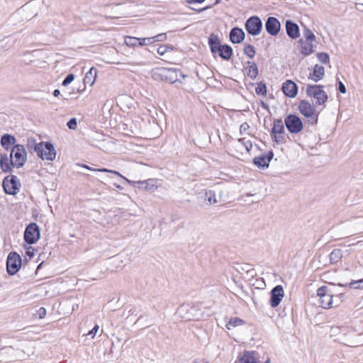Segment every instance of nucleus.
Listing matches in <instances>:
<instances>
[{
    "label": "nucleus",
    "instance_id": "f257e3e1",
    "mask_svg": "<svg viewBox=\"0 0 363 363\" xmlns=\"http://www.w3.org/2000/svg\"><path fill=\"white\" fill-rule=\"evenodd\" d=\"M152 77L157 80H166L172 84L179 82L181 78L185 77V75L177 69L159 67L152 70Z\"/></svg>",
    "mask_w": 363,
    "mask_h": 363
},
{
    "label": "nucleus",
    "instance_id": "f03ea898",
    "mask_svg": "<svg viewBox=\"0 0 363 363\" xmlns=\"http://www.w3.org/2000/svg\"><path fill=\"white\" fill-rule=\"evenodd\" d=\"M323 86L317 84H307L306 92L308 96L315 101V104L324 106L328 101V96L323 90Z\"/></svg>",
    "mask_w": 363,
    "mask_h": 363
},
{
    "label": "nucleus",
    "instance_id": "7ed1b4c3",
    "mask_svg": "<svg viewBox=\"0 0 363 363\" xmlns=\"http://www.w3.org/2000/svg\"><path fill=\"white\" fill-rule=\"evenodd\" d=\"M179 317L186 320H199L201 318V311L194 306L189 304H183L180 306L177 311Z\"/></svg>",
    "mask_w": 363,
    "mask_h": 363
},
{
    "label": "nucleus",
    "instance_id": "20e7f679",
    "mask_svg": "<svg viewBox=\"0 0 363 363\" xmlns=\"http://www.w3.org/2000/svg\"><path fill=\"white\" fill-rule=\"evenodd\" d=\"M355 330L349 326H342V334L339 337V342L348 347H357L362 344V342L356 340Z\"/></svg>",
    "mask_w": 363,
    "mask_h": 363
},
{
    "label": "nucleus",
    "instance_id": "39448f33",
    "mask_svg": "<svg viewBox=\"0 0 363 363\" xmlns=\"http://www.w3.org/2000/svg\"><path fill=\"white\" fill-rule=\"evenodd\" d=\"M317 296H318V303L323 308H330L333 307L334 291L326 286L318 289Z\"/></svg>",
    "mask_w": 363,
    "mask_h": 363
},
{
    "label": "nucleus",
    "instance_id": "423d86ee",
    "mask_svg": "<svg viewBox=\"0 0 363 363\" xmlns=\"http://www.w3.org/2000/svg\"><path fill=\"white\" fill-rule=\"evenodd\" d=\"M10 157L16 168L22 167L27 161V152L23 145H15L11 151Z\"/></svg>",
    "mask_w": 363,
    "mask_h": 363
},
{
    "label": "nucleus",
    "instance_id": "0eeeda50",
    "mask_svg": "<svg viewBox=\"0 0 363 363\" xmlns=\"http://www.w3.org/2000/svg\"><path fill=\"white\" fill-rule=\"evenodd\" d=\"M42 145L36 149L37 155L43 160L53 161L56 157L54 145L50 142H42Z\"/></svg>",
    "mask_w": 363,
    "mask_h": 363
},
{
    "label": "nucleus",
    "instance_id": "6e6552de",
    "mask_svg": "<svg viewBox=\"0 0 363 363\" xmlns=\"http://www.w3.org/2000/svg\"><path fill=\"white\" fill-rule=\"evenodd\" d=\"M2 186L6 194L16 195L19 191L21 184L16 176L9 175L4 178Z\"/></svg>",
    "mask_w": 363,
    "mask_h": 363
},
{
    "label": "nucleus",
    "instance_id": "1a4fd4ad",
    "mask_svg": "<svg viewBox=\"0 0 363 363\" xmlns=\"http://www.w3.org/2000/svg\"><path fill=\"white\" fill-rule=\"evenodd\" d=\"M40 236L39 226L35 223H30L26 228L23 238L26 243L33 245L35 243Z\"/></svg>",
    "mask_w": 363,
    "mask_h": 363
},
{
    "label": "nucleus",
    "instance_id": "9d476101",
    "mask_svg": "<svg viewBox=\"0 0 363 363\" xmlns=\"http://www.w3.org/2000/svg\"><path fill=\"white\" fill-rule=\"evenodd\" d=\"M21 257L16 252L9 254L6 261V270L9 275L16 274L21 267Z\"/></svg>",
    "mask_w": 363,
    "mask_h": 363
},
{
    "label": "nucleus",
    "instance_id": "9b49d317",
    "mask_svg": "<svg viewBox=\"0 0 363 363\" xmlns=\"http://www.w3.org/2000/svg\"><path fill=\"white\" fill-rule=\"evenodd\" d=\"M245 29L252 35H258L262 29V22L257 16H252L245 22Z\"/></svg>",
    "mask_w": 363,
    "mask_h": 363
},
{
    "label": "nucleus",
    "instance_id": "f8f14e48",
    "mask_svg": "<svg viewBox=\"0 0 363 363\" xmlns=\"http://www.w3.org/2000/svg\"><path fill=\"white\" fill-rule=\"evenodd\" d=\"M284 123L288 130L291 133H298L303 129V123L301 119L295 115L290 114L286 116Z\"/></svg>",
    "mask_w": 363,
    "mask_h": 363
},
{
    "label": "nucleus",
    "instance_id": "ddd939ff",
    "mask_svg": "<svg viewBox=\"0 0 363 363\" xmlns=\"http://www.w3.org/2000/svg\"><path fill=\"white\" fill-rule=\"evenodd\" d=\"M284 126L281 119H276L272 130V135L276 143H281L284 139Z\"/></svg>",
    "mask_w": 363,
    "mask_h": 363
},
{
    "label": "nucleus",
    "instance_id": "4468645a",
    "mask_svg": "<svg viewBox=\"0 0 363 363\" xmlns=\"http://www.w3.org/2000/svg\"><path fill=\"white\" fill-rule=\"evenodd\" d=\"M284 296V289L281 285H277L271 291L269 304L272 308L277 307Z\"/></svg>",
    "mask_w": 363,
    "mask_h": 363
},
{
    "label": "nucleus",
    "instance_id": "2eb2a0df",
    "mask_svg": "<svg viewBox=\"0 0 363 363\" xmlns=\"http://www.w3.org/2000/svg\"><path fill=\"white\" fill-rule=\"evenodd\" d=\"M265 29L269 35L275 36L280 31V22L275 17H269L265 23Z\"/></svg>",
    "mask_w": 363,
    "mask_h": 363
},
{
    "label": "nucleus",
    "instance_id": "dca6fc26",
    "mask_svg": "<svg viewBox=\"0 0 363 363\" xmlns=\"http://www.w3.org/2000/svg\"><path fill=\"white\" fill-rule=\"evenodd\" d=\"M120 177H122L127 183L132 184L133 186H135L137 184L139 185V187L145 190L154 191L157 189L155 181L154 179H147L142 182H133L129 180L123 175Z\"/></svg>",
    "mask_w": 363,
    "mask_h": 363
},
{
    "label": "nucleus",
    "instance_id": "f3484780",
    "mask_svg": "<svg viewBox=\"0 0 363 363\" xmlns=\"http://www.w3.org/2000/svg\"><path fill=\"white\" fill-rule=\"evenodd\" d=\"M281 90L284 94L290 98H294L297 95L298 87L296 83L291 80H286L283 83Z\"/></svg>",
    "mask_w": 363,
    "mask_h": 363
},
{
    "label": "nucleus",
    "instance_id": "a211bd4d",
    "mask_svg": "<svg viewBox=\"0 0 363 363\" xmlns=\"http://www.w3.org/2000/svg\"><path fill=\"white\" fill-rule=\"evenodd\" d=\"M298 109L300 112L306 118L313 116L315 112V107L310 102L303 100L299 103Z\"/></svg>",
    "mask_w": 363,
    "mask_h": 363
},
{
    "label": "nucleus",
    "instance_id": "6ab92c4d",
    "mask_svg": "<svg viewBox=\"0 0 363 363\" xmlns=\"http://www.w3.org/2000/svg\"><path fill=\"white\" fill-rule=\"evenodd\" d=\"M273 157V152L269 151L266 155H262L257 157H255L253 160L254 164L257 165L258 167H267L269 166V163L272 160Z\"/></svg>",
    "mask_w": 363,
    "mask_h": 363
},
{
    "label": "nucleus",
    "instance_id": "aec40b11",
    "mask_svg": "<svg viewBox=\"0 0 363 363\" xmlns=\"http://www.w3.org/2000/svg\"><path fill=\"white\" fill-rule=\"evenodd\" d=\"M286 31L289 37L292 39H296L300 35L298 26L291 20L286 21Z\"/></svg>",
    "mask_w": 363,
    "mask_h": 363
},
{
    "label": "nucleus",
    "instance_id": "412c9836",
    "mask_svg": "<svg viewBox=\"0 0 363 363\" xmlns=\"http://www.w3.org/2000/svg\"><path fill=\"white\" fill-rule=\"evenodd\" d=\"M0 167L4 172H9L11 171L12 167H15L10 156L9 157L6 154L1 155Z\"/></svg>",
    "mask_w": 363,
    "mask_h": 363
},
{
    "label": "nucleus",
    "instance_id": "4be33fe9",
    "mask_svg": "<svg viewBox=\"0 0 363 363\" xmlns=\"http://www.w3.org/2000/svg\"><path fill=\"white\" fill-rule=\"evenodd\" d=\"M325 76V68L319 65H315L312 72L309 74L308 79L317 82Z\"/></svg>",
    "mask_w": 363,
    "mask_h": 363
},
{
    "label": "nucleus",
    "instance_id": "5701e85b",
    "mask_svg": "<svg viewBox=\"0 0 363 363\" xmlns=\"http://www.w3.org/2000/svg\"><path fill=\"white\" fill-rule=\"evenodd\" d=\"M245 38L244 31L239 28H233L230 32V40L233 43H240Z\"/></svg>",
    "mask_w": 363,
    "mask_h": 363
},
{
    "label": "nucleus",
    "instance_id": "b1692460",
    "mask_svg": "<svg viewBox=\"0 0 363 363\" xmlns=\"http://www.w3.org/2000/svg\"><path fill=\"white\" fill-rule=\"evenodd\" d=\"M16 138L10 134H4L1 136V145L6 150L11 149V145H16Z\"/></svg>",
    "mask_w": 363,
    "mask_h": 363
},
{
    "label": "nucleus",
    "instance_id": "393cba45",
    "mask_svg": "<svg viewBox=\"0 0 363 363\" xmlns=\"http://www.w3.org/2000/svg\"><path fill=\"white\" fill-rule=\"evenodd\" d=\"M301 43V52L304 55H309L310 54L314 52V48L315 45L313 44L315 41H308L306 40L304 42L302 40H300Z\"/></svg>",
    "mask_w": 363,
    "mask_h": 363
},
{
    "label": "nucleus",
    "instance_id": "a878e982",
    "mask_svg": "<svg viewBox=\"0 0 363 363\" xmlns=\"http://www.w3.org/2000/svg\"><path fill=\"white\" fill-rule=\"evenodd\" d=\"M208 44H209L211 50L213 54L217 53L219 51L221 46L223 45H220L218 36L216 35L215 34H211L209 36Z\"/></svg>",
    "mask_w": 363,
    "mask_h": 363
},
{
    "label": "nucleus",
    "instance_id": "bb28decb",
    "mask_svg": "<svg viewBox=\"0 0 363 363\" xmlns=\"http://www.w3.org/2000/svg\"><path fill=\"white\" fill-rule=\"evenodd\" d=\"M255 352H245L238 363H257Z\"/></svg>",
    "mask_w": 363,
    "mask_h": 363
},
{
    "label": "nucleus",
    "instance_id": "cd10ccee",
    "mask_svg": "<svg viewBox=\"0 0 363 363\" xmlns=\"http://www.w3.org/2000/svg\"><path fill=\"white\" fill-rule=\"evenodd\" d=\"M247 76L254 79L258 75V68L257 65L253 62H247L245 68Z\"/></svg>",
    "mask_w": 363,
    "mask_h": 363
},
{
    "label": "nucleus",
    "instance_id": "c85d7f7f",
    "mask_svg": "<svg viewBox=\"0 0 363 363\" xmlns=\"http://www.w3.org/2000/svg\"><path fill=\"white\" fill-rule=\"evenodd\" d=\"M97 71L94 67H91L89 71L86 73L85 77L84 78V84H89V86H92L96 78Z\"/></svg>",
    "mask_w": 363,
    "mask_h": 363
},
{
    "label": "nucleus",
    "instance_id": "c756f323",
    "mask_svg": "<svg viewBox=\"0 0 363 363\" xmlns=\"http://www.w3.org/2000/svg\"><path fill=\"white\" fill-rule=\"evenodd\" d=\"M224 60H229L233 54V49L228 45H223L217 52Z\"/></svg>",
    "mask_w": 363,
    "mask_h": 363
},
{
    "label": "nucleus",
    "instance_id": "7c9ffc66",
    "mask_svg": "<svg viewBox=\"0 0 363 363\" xmlns=\"http://www.w3.org/2000/svg\"><path fill=\"white\" fill-rule=\"evenodd\" d=\"M245 321L237 317L231 318L227 323L225 327L228 330H231L235 327L244 325Z\"/></svg>",
    "mask_w": 363,
    "mask_h": 363
},
{
    "label": "nucleus",
    "instance_id": "2f4dec72",
    "mask_svg": "<svg viewBox=\"0 0 363 363\" xmlns=\"http://www.w3.org/2000/svg\"><path fill=\"white\" fill-rule=\"evenodd\" d=\"M342 326H331L329 334L332 337H335V340L339 342L340 335L342 334Z\"/></svg>",
    "mask_w": 363,
    "mask_h": 363
},
{
    "label": "nucleus",
    "instance_id": "473e14b6",
    "mask_svg": "<svg viewBox=\"0 0 363 363\" xmlns=\"http://www.w3.org/2000/svg\"><path fill=\"white\" fill-rule=\"evenodd\" d=\"M42 145V142L37 143L34 138H28L27 140L26 147L30 151H34L37 153V148L40 147Z\"/></svg>",
    "mask_w": 363,
    "mask_h": 363
},
{
    "label": "nucleus",
    "instance_id": "72a5a7b5",
    "mask_svg": "<svg viewBox=\"0 0 363 363\" xmlns=\"http://www.w3.org/2000/svg\"><path fill=\"white\" fill-rule=\"evenodd\" d=\"M342 257L341 250L339 249H335L331 252L330 254V260L331 262L335 263L338 262Z\"/></svg>",
    "mask_w": 363,
    "mask_h": 363
},
{
    "label": "nucleus",
    "instance_id": "f704fd0d",
    "mask_svg": "<svg viewBox=\"0 0 363 363\" xmlns=\"http://www.w3.org/2000/svg\"><path fill=\"white\" fill-rule=\"evenodd\" d=\"M244 53L249 57L250 58L252 59L255 55V48L254 46L251 45H245L244 47Z\"/></svg>",
    "mask_w": 363,
    "mask_h": 363
},
{
    "label": "nucleus",
    "instance_id": "c9c22d12",
    "mask_svg": "<svg viewBox=\"0 0 363 363\" xmlns=\"http://www.w3.org/2000/svg\"><path fill=\"white\" fill-rule=\"evenodd\" d=\"M205 199L207 200L211 205L217 203L215 193L212 191H208L205 193Z\"/></svg>",
    "mask_w": 363,
    "mask_h": 363
},
{
    "label": "nucleus",
    "instance_id": "e433bc0d",
    "mask_svg": "<svg viewBox=\"0 0 363 363\" xmlns=\"http://www.w3.org/2000/svg\"><path fill=\"white\" fill-rule=\"evenodd\" d=\"M82 167L84 168H86V169H89V170H92V171H98V172H110V173L118 175V176H121V174L119 172H118L116 171H114V170H111V169H105V168H102V169H93V168L89 167L86 164H83Z\"/></svg>",
    "mask_w": 363,
    "mask_h": 363
},
{
    "label": "nucleus",
    "instance_id": "4c0bfd02",
    "mask_svg": "<svg viewBox=\"0 0 363 363\" xmlns=\"http://www.w3.org/2000/svg\"><path fill=\"white\" fill-rule=\"evenodd\" d=\"M125 43L130 47H135L138 45V38L128 36L125 38Z\"/></svg>",
    "mask_w": 363,
    "mask_h": 363
},
{
    "label": "nucleus",
    "instance_id": "58836bf2",
    "mask_svg": "<svg viewBox=\"0 0 363 363\" xmlns=\"http://www.w3.org/2000/svg\"><path fill=\"white\" fill-rule=\"evenodd\" d=\"M303 35H304L306 40L315 41V36L309 28H306L303 30Z\"/></svg>",
    "mask_w": 363,
    "mask_h": 363
},
{
    "label": "nucleus",
    "instance_id": "ea45409f",
    "mask_svg": "<svg viewBox=\"0 0 363 363\" xmlns=\"http://www.w3.org/2000/svg\"><path fill=\"white\" fill-rule=\"evenodd\" d=\"M255 91L258 95L265 96L267 94V86L264 83L258 84L255 89Z\"/></svg>",
    "mask_w": 363,
    "mask_h": 363
},
{
    "label": "nucleus",
    "instance_id": "a19ab883",
    "mask_svg": "<svg viewBox=\"0 0 363 363\" xmlns=\"http://www.w3.org/2000/svg\"><path fill=\"white\" fill-rule=\"evenodd\" d=\"M238 143L249 152L252 147V144L249 140H245V138L238 139Z\"/></svg>",
    "mask_w": 363,
    "mask_h": 363
},
{
    "label": "nucleus",
    "instance_id": "79ce46f5",
    "mask_svg": "<svg viewBox=\"0 0 363 363\" xmlns=\"http://www.w3.org/2000/svg\"><path fill=\"white\" fill-rule=\"evenodd\" d=\"M348 286L352 289H363V279L351 281L349 283Z\"/></svg>",
    "mask_w": 363,
    "mask_h": 363
},
{
    "label": "nucleus",
    "instance_id": "37998d69",
    "mask_svg": "<svg viewBox=\"0 0 363 363\" xmlns=\"http://www.w3.org/2000/svg\"><path fill=\"white\" fill-rule=\"evenodd\" d=\"M317 57L320 62L323 64H328L329 62V55L325 52L318 53Z\"/></svg>",
    "mask_w": 363,
    "mask_h": 363
},
{
    "label": "nucleus",
    "instance_id": "c03bdc74",
    "mask_svg": "<svg viewBox=\"0 0 363 363\" xmlns=\"http://www.w3.org/2000/svg\"><path fill=\"white\" fill-rule=\"evenodd\" d=\"M153 43V40L152 37L150 38H138V45L143 46L146 45H150Z\"/></svg>",
    "mask_w": 363,
    "mask_h": 363
},
{
    "label": "nucleus",
    "instance_id": "a18cd8bd",
    "mask_svg": "<svg viewBox=\"0 0 363 363\" xmlns=\"http://www.w3.org/2000/svg\"><path fill=\"white\" fill-rule=\"evenodd\" d=\"M168 49H170L171 50H172V47L171 46H167L166 45H160L158 48H157V53L160 55H164L167 52V50Z\"/></svg>",
    "mask_w": 363,
    "mask_h": 363
},
{
    "label": "nucleus",
    "instance_id": "49530a36",
    "mask_svg": "<svg viewBox=\"0 0 363 363\" xmlns=\"http://www.w3.org/2000/svg\"><path fill=\"white\" fill-rule=\"evenodd\" d=\"M153 43L155 42H162L166 40L167 39V35L166 33H160L155 36L152 37Z\"/></svg>",
    "mask_w": 363,
    "mask_h": 363
},
{
    "label": "nucleus",
    "instance_id": "de8ad7c7",
    "mask_svg": "<svg viewBox=\"0 0 363 363\" xmlns=\"http://www.w3.org/2000/svg\"><path fill=\"white\" fill-rule=\"evenodd\" d=\"M74 77H75V76L73 74H67L62 82V85L67 86L68 84H69L70 83H72L73 82V80L74 79Z\"/></svg>",
    "mask_w": 363,
    "mask_h": 363
},
{
    "label": "nucleus",
    "instance_id": "09e8293b",
    "mask_svg": "<svg viewBox=\"0 0 363 363\" xmlns=\"http://www.w3.org/2000/svg\"><path fill=\"white\" fill-rule=\"evenodd\" d=\"M67 127L71 130H76L77 128V122L75 118H71L67 123Z\"/></svg>",
    "mask_w": 363,
    "mask_h": 363
},
{
    "label": "nucleus",
    "instance_id": "8fccbe9b",
    "mask_svg": "<svg viewBox=\"0 0 363 363\" xmlns=\"http://www.w3.org/2000/svg\"><path fill=\"white\" fill-rule=\"evenodd\" d=\"M37 314L40 318H43L46 315V310L43 307H40L37 311Z\"/></svg>",
    "mask_w": 363,
    "mask_h": 363
},
{
    "label": "nucleus",
    "instance_id": "3c124183",
    "mask_svg": "<svg viewBox=\"0 0 363 363\" xmlns=\"http://www.w3.org/2000/svg\"><path fill=\"white\" fill-rule=\"evenodd\" d=\"M249 128H250V126H249L248 123H242L240 126V133L241 134L244 133L249 129Z\"/></svg>",
    "mask_w": 363,
    "mask_h": 363
},
{
    "label": "nucleus",
    "instance_id": "603ef678",
    "mask_svg": "<svg viewBox=\"0 0 363 363\" xmlns=\"http://www.w3.org/2000/svg\"><path fill=\"white\" fill-rule=\"evenodd\" d=\"M338 90L342 94L346 93V87L342 82H338Z\"/></svg>",
    "mask_w": 363,
    "mask_h": 363
},
{
    "label": "nucleus",
    "instance_id": "864d4df0",
    "mask_svg": "<svg viewBox=\"0 0 363 363\" xmlns=\"http://www.w3.org/2000/svg\"><path fill=\"white\" fill-rule=\"evenodd\" d=\"M26 254L29 257H33L34 256V249L32 247H28Z\"/></svg>",
    "mask_w": 363,
    "mask_h": 363
},
{
    "label": "nucleus",
    "instance_id": "5fc2aeb1",
    "mask_svg": "<svg viewBox=\"0 0 363 363\" xmlns=\"http://www.w3.org/2000/svg\"><path fill=\"white\" fill-rule=\"evenodd\" d=\"M99 326L98 325H96L91 330H90L88 333V335H91L92 337L94 336V335L99 331Z\"/></svg>",
    "mask_w": 363,
    "mask_h": 363
},
{
    "label": "nucleus",
    "instance_id": "6e6d98bb",
    "mask_svg": "<svg viewBox=\"0 0 363 363\" xmlns=\"http://www.w3.org/2000/svg\"><path fill=\"white\" fill-rule=\"evenodd\" d=\"M342 301L336 297H333V306H338Z\"/></svg>",
    "mask_w": 363,
    "mask_h": 363
},
{
    "label": "nucleus",
    "instance_id": "4d7b16f0",
    "mask_svg": "<svg viewBox=\"0 0 363 363\" xmlns=\"http://www.w3.org/2000/svg\"><path fill=\"white\" fill-rule=\"evenodd\" d=\"M186 1L189 4H194V3L201 4L205 1V0H186Z\"/></svg>",
    "mask_w": 363,
    "mask_h": 363
},
{
    "label": "nucleus",
    "instance_id": "13d9d810",
    "mask_svg": "<svg viewBox=\"0 0 363 363\" xmlns=\"http://www.w3.org/2000/svg\"><path fill=\"white\" fill-rule=\"evenodd\" d=\"M334 297H336V298H339L340 300H341L342 301H343L345 295H344V293H339L337 295L334 294Z\"/></svg>",
    "mask_w": 363,
    "mask_h": 363
},
{
    "label": "nucleus",
    "instance_id": "bf43d9fd",
    "mask_svg": "<svg viewBox=\"0 0 363 363\" xmlns=\"http://www.w3.org/2000/svg\"><path fill=\"white\" fill-rule=\"evenodd\" d=\"M355 7L357 10L359 11H363V4H356Z\"/></svg>",
    "mask_w": 363,
    "mask_h": 363
},
{
    "label": "nucleus",
    "instance_id": "052dcab7",
    "mask_svg": "<svg viewBox=\"0 0 363 363\" xmlns=\"http://www.w3.org/2000/svg\"><path fill=\"white\" fill-rule=\"evenodd\" d=\"M60 94V90H59V89H55V90H54V91H53V95H54V96L57 97V96H58Z\"/></svg>",
    "mask_w": 363,
    "mask_h": 363
},
{
    "label": "nucleus",
    "instance_id": "680f3d73",
    "mask_svg": "<svg viewBox=\"0 0 363 363\" xmlns=\"http://www.w3.org/2000/svg\"><path fill=\"white\" fill-rule=\"evenodd\" d=\"M194 363H208V362H206L204 359H201V360H196L194 362Z\"/></svg>",
    "mask_w": 363,
    "mask_h": 363
},
{
    "label": "nucleus",
    "instance_id": "e2e57ef3",
    "mask_svg": "<svg viewBox=\"0 0 363 363\" xmlns=\"http://www.w3.org/2000/svg\"><path fill=\"white\" fill-rule=\"evenodd\" d=\"M116 186L118 189H123L120 185H116Z\"/></svg>",
    "mask_w": 363,
    "mask_h": 363
},
{
    "label": "nucleus",
    "instance_id": "0e129e2a",
    "mask_svg": "<svg viewBox=\"0 0 363 363\" xmlns=\"http://www.w3.org/2000/svg\"><path fill=\"white\" fill-rule=\"evenodd\" d=\"M264 363H270L269 359H267V361Z\"/></svg>",
    "mask_w": 363,
    "mask_h": 363
}]
</instances>
